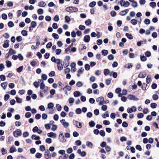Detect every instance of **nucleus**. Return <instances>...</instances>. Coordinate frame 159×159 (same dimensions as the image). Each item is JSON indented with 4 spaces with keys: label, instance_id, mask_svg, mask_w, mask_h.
I'll list each match as a JSON object with an SVG mask.
<instances>
[{
    "label": "nucleus",
    "instance_id": "nucleus-62",
    "mask_svg": "<svg viewBox=\"0 0 159 159\" xmlns=\"http://www.w3.org/2000/svg\"><path fill=\"white\" fill-rule=\"evenodd\" d=\"M0 79L2 81H3L5 80L6 77L4 75H0Z\"/></svg>",
    "mask_w": 159,
    "mask_h": 159
},
{
    "label": "nucleus",
    "instance_id": "nucleus-44",
    "mask_svg": "<svg viewBox=\"0 0 159 159\" xmlns=\"http://www.w3.org/2000/svg\"><path fill=\"white\" fill-rule=\"evenodd\" d=\"M109 73V70L108 69H105L104 70V73L105 75H107Z\"/></svg>",
    "mask_w": 159,
    "mask_h": 159
},
{
    "label": "nucleus",
    "instance_id": "nucleus-35",
    "mask_svg": "<svg viewBox=\"0 0 159 159\" xmlns=\"http://www.w3.org/2000/svg\"><path fill=\"white\" fill-rule=\"evenodd\" d=\"M92 23L91 20L90 19H88L85 21V24L87 25H89Z\"/></svg>",
    "mask_w": 159,
    "mask_h": 159
},
{
    "label": "nucleus",
    "instance_id": "nucleus-47",
    "mask_svg": "<svg viewBox=\"0 0 159 159\" xmlns=\"http://www.w3.org/2000/svg\"><path fill=\"white\" fill-rule=\"evenodd\" d=\"M21 34L24 36H26L27 35V31L25 30H23L21 31Z\"/></svg>",
    "mask_w": 159,
    "mask_h": 159
},
{
    "label": "nucleus",
    "instance_id": "nucleus-37",
    "mask_svg": "<svg viewBox=\"0 0 159 159\" xmlns=\"http://www.w3.org/2000/svg\"><path fill=\"white\" fill-rule=\"evenodd\" d=\"M112 76L114 78H116L117 76V74L116 72H111L110 73V76L112 75Z\"/></svg>",
    "mask_w": 159,
    "mask_h": 159
},
{
    "label": "nucleus",
    "instance_id": "nucleus-64",
    "mask_svg": "<svg viewBox=\"0 0 159 159\" xmlns=\"http://www.w3.org/2000/svg\"><path fill=\"white\" fill-rule=\"evenodd\" d=\"M33 85L36 88H37L39 87V82L35 81Z\"/></svg>",
    "mask_w": 159,
    "mask_h": 159
},
{
    "label": "nucleus",
    "instance_id": "nucleus-11",
    "mask_svg": "<svg viewBox=\"0 0 159 159\" xmlns=\"http://www.w3.org/2000/svg\"><path fill=\"white\" fill-rule=\"evenodd\" d=\"M90 37L89 35H86L84 37V41L86 43H88L90 41Z\"/></svg>",
    "mask_w": 159,
    "mask_h": 159
},
{
    "label": "nucleus",
    "instance_id": "nucleus-59",
    "mask_svg": "<svg viewBox=\"0 0 159 159\" xmlns=\"http://www.w3.org/2000/svg\"><path fill=\"white\" fill-rule=\"evenodd\" d=\"M76 86L78 87H80L83 86L82 83L80 81H79L76 83Z\"/></svg>",
    "mask_w": 159,
    "mask_h": 159
},
{
    "label": "nucleus",
    "instance_id": "nucleus-34",
    "mask_svg": "<svg viewBox=\"0 0 159 159\" xmlns=\"http://www.w3.org/2000/svg\"><path fill=\"white\" fill-rule=\"evenodd\" d=\"M102 53L103 55L106 56L108 54V51L107 50H103L102 51Z\"/></svg>",
    "mask_w": 159,
    "mask_h": 159
},
{
    "label": "nucleus",
    "instance_id": "nucleus-32",
    "mask_svg": "<svg viewBox=\"0 0 159 159\" xmlns=\"http://www.w3.org/2000/svg\"><path fill=\"white\" fill-rule=\"evenodd\" d=\"M86 145L87 146V147H90L91 148H92V146H93V144L91 142H86Z\"/></svg>",
    "mask_w": 159,
    "mask_h": 159
},
{
    "label": "nucleus",
    "instance_id": "nucleus-23",
    "mask_svg": "<svg viewBox=\"0 0 159 159\" xmlns=\"http://www.w3.org/2000/svg\"><path fill=\"white\" fill-rule=\"evenodd\" d=\"M7 83L6 82H5L2 83L1 84V86L4 89H5L7 86Z\"/></svg>",
    "mask_w": 159,
    "mask_h": 159
},
{
    "label": "nucleus",
    "instance_id": "nucleus-5",
    "mask_svg": "<svg viewBox=\"0 0 159 159\" xmlns=\"http://www.w3.org/2000/svg\"><path fill=\"white\" fill-rule=\"evenodd\" d=\"M137 110L136 107L135 106H132L131 108H128L127 110V112L129 113H130L132 112H135Z\"/></svg>",
    "mask_w": 159,
    "mask_h": 159
},
{
    "label": "nucleus",
    "instance_id": "nucleus-13",
    "mask_svg": "<svg viewBox=\"0 0 159 159\" xmlns=\"http://www.w3.org/2000/svg\"><path fill=\"white\" fill-rule=\"evenodd\" d=\"M128 9H125L121 11L120 13V15L121 16H125L128 12Z\"/></svg>",
    "mask_w": 159,
    "mask_h": 159
},
{
    "label": "nucleus",
    "instance_id": "nucleus-61",
    "mask_svg": "<svg viewBox=\"0 0 159 159\" xmlns=\"http://www.w3.org/2000/svg\"><path fill=\"white\" fill-rule=\"evenodd\" d=\"M85 68L86 70H89L90 69V66L88 64H86L85 66Z\"/></svg>",
    "mask_w": 159,
    "mask_h": 159
},
{
    "label": "nucleus",
    "instance_id": "nucleus-4",
    "mask_svg": "<svg viewBox=\"0 0 159 159\" xmlns=\"http://www.w3.org/2000/svg\"><path fill=\"white\" fill-rule=\"evenodd\" d=\"M13 134L15 137H17L21 135L22 132L20 129H17L15 131L13 132Z\"/></svg>",
    "mask_w": 159,
    "mask_h": 159
},
{
    "label": "nucleus",
    "instance_id": "nucleus-7",
    "mask_svg": "<svg viewBox=\"0 0 159 159\" xmlns=\"http://www.w3.org/2000/svg\"><path fill=\"white\" fill-rule=\"evenodd\" d=\"M60 122L65 128H67L69 126V123L66 122L65 120L64 119H62L61 120Z\"/></svg>",
    "mask_w": 159,
    "mask_h": 159
},
{
    "label": "nucleus",
    "instance_id": "nucleus-8",
    "mask_svg": "<svg viewBox=\"0 0 159 159\" xmlns=\"http://www.w3.org/2000/svg\"><path fill=\"white\" fill-rule=\"evenodd\" d=\"M128 98L130 100H133L134 101H138L139 100V98H138L132 95H129L128 96Z\"/></svg>",
    "mask_w": 159,
    "mask_h": 159
},
{
    "label": "nucleus",
    "instance_id": "nucleus-17",
    "mask_svg": "<svg viewBox=\"0 0 159 159\" xmlns=\"http://www.w3.org/2000/svg\"><path fill=\"white\" fill-rule=\"evenodd\" d=\"M124 2L123 0H116V4H120L122 7H123Z\"/></svg>",
    "mask_w": 159,
    "mask_h": 159
},
{
    "label": "nucleus",
    "instance_id": "nucleus-48",
    "mask_svg": "<svg viewBox=\"0 0 159 159\" xmlns=\"http://www.w3.org/2000/svg\"><path fill=\"white\" fill-rule=\"evenodd\" d=\"M31 26L33 28H35L37 25V24L35 21H33L31 22Z\"/></svg>",
    "mask_w": 159,
    "mask_h": 159
},
{
    "label": "nucleus",
    "instance_id": "nucleus-31",
    "mask_svg": "<svg viewBox=\"0 0 159 159\" xmlns=\"http://www.w3.org/2000/svg\"><path fill=\"white\" fill-rule=\"evenodd\" d=\"M151 80V76L150 75H148L146 79V82L147 84H149V82H150Z\"/></svg>",
    "mask_w": 159,
    "mask_h": 159
},
{
    "label": "nucleus",
    "instance_id": "nucleus-2",
    "mask_svg": "<svg viewBox=\"0 0 159 159\" xmlns=\"http://www.w3.org/2000/svg\"><path fill=\"white\" fill-rule=\"evenodd\" d=\"M46 88L47 89L40 90L39 95L41 97L43 98L48 94V87H47Z\"/></svg>",
    "mask_w": 159,
    "mask_h": 159
},
{
    "label": "nucleus",
    "instance_id": "nucleus-57",
    "mask_svg": "<svg viewBox=\"0 0 159 159\" xmlns=\"http://www.w3.org/2000/svg\"><path fill=\"white\" fill-rule=\"evenodd\" d=\"M2 153V155H4L7 152V150L5 149L4 148H2L1 149Z\"/></svg>",
    "mask_w": 159,
    "mask_h": 159
},
{
    "label": "nucleus",
    "instance_id": "nucleus-16",
    "mask_svg": "<svg viewBox=\"0 0 159 159\" xmlns=\"http://www.w3.org/2000/svg\"><path fill=\"white\" fill-rule=\"evenodd\" d=\"M59 140L61 142H64V136L62 133L60 134L59 136Z\"/></svg>",
    "mask_w": 159,
    "mask_h": 159
},
{
    "label": "nucleus",
    "instance_id": "nucleus-12",
    "mask_svg": "<svg viewBox=\"0 0 159 159\" xmlns=\"http://www.w3.org/2000/svg\"><path fill=\"white\" fill-rule=\"evenodd\" d=\"M146 76V73L145 72H141L138 75V77L140 78H144Z\"/></svg>",
    "mask_w": 159,
    "mask_h": 159
},
{
    "label": "nucleus",
    "instance_id": "nucleus-22",
    "mask_svg": "<svg viewBox=\"0 0 159 159\" xmlns=\"http://www.w3.org/2000/svg\"><path fill=\"white\" fill-rule=\"evenodd\" d=\"M17 149L14 146H12L10 148V152L11 153H13L16 151Z\"/></svg>",
    "mask_w": 159,
    "mask_h": 159
},
{
    "label": "nucleus",
    "instance_id": "nucleus-33",
    "mask_svg": "<svg viewBox=\"0 0 159 159\" xmlns=\"http://www.w3.org/2000/svg\"><path fill=\"white\" fill-rule=\"evenodd\" d=\"M149 5L153 8H154L156 6V4L154 2H151L149 3Z\"/></svg>",
    "mask_w": 159,
    "mask_h": 159
},
{
    "label": "nucleus",
    "instance_id": "nucleus-55",
    "mask_svg": "<svg viewBox=\"0 0 159 159\" xmlns=\"http://www.w3.org/2000/svg\"><path fill=\"white\" fill-rule=\"evenodd\" d=\"M56 107H57V110L58 111H60L61 110V107L59 104H57L56 105Z\"/></svg>",
    "mask_w": 159,
    "mask_h": 159
},
{
    "label": "nucleus",
    "instance_id": "nucleus-19",
    "mask_svg": "<svg viewBox=\"0 0 159 159\" xmlns=\"http://www.w3.org/2000/svg\"><path fill=\"white\" fill-rule=\"evenodd\" d=\"M8 52L9 53V54L11 55L13 54H16V52L15 50L11 48L9 49Z\"/></svg>",
    "mask_w": 159,
    "mask_h": 159
},
{
    "label": "nucleus",
    "instance_id": "nucleus-56",
    "mask_svg": "<svg viewBox=\"0 0 159 159\" xmlns=\"http://www.w3.org/2000/svg\"><path fill=\"white\" fill-rule=\"evenodd\" d=\"M8 25L10 27H13L14 25V24L12 22L10 21L8 23Z\"/></svg>",
    "mask_w": 159,
    "mask_h": 159
},
{
    "label": "nucleus",
    "instance_id": "nucleus-42",
    "mask_svg": "<svg viewBox=\"0 0 159 159\" xmlns=\"http://www.w3.org/2000/svg\"><path fill=\"white\" fill-rule=\"evenodd\" d=\"M95 123L93 121H91L89 123V125L90 127H93L95 125Z\"/></svg>",
    "mask_w": 159,
    "mask_h": 159
},
{
    "label": "nucleus",
    "instance_id": "nucleus-30",
    "mask_svg": "<svg viewBox=\"0 0 159 159\" xmlns=\"http://www.w3.org/2000/svg\"><path fill=\"white\" fill-rule=\"evenodd\" d=\"M81 95L79 91H76L74 93V95L75 97H78Z\"/></svg>",
    "mask_w": 159,
    "mask_h": 159
},
{
    "label": "nucleus",
    "instance_id": "nucleus-40",
    "mask_svg": "<svg viewBox=\"0 0 159 159\" xmlns=\"http://www.w3.org/2000/svg\"><path fill=\"white\" fill-rule=\"evenodd\" d=\"M126 36L129 39H133V37L132 35L129 33H126L125 34Z\"/></svg>",
    "mask_w": 159,
    "mask_h": 159
},
{
    "label": "nucleus",
    "instance_id": "nucleus-28",
    "mask_svg": "<svg viewBox=\"0 0 159 159\" xmlns=\"http://www.w3.org/2000/svg\"><path fill=\"white\" fill-rule=\"evenodd\" d=\"M57 69L60 70H62L63 69V66L62 64L60 63L57 65Z\"/></svg>",
    "mask_w": 159,
    "mask_h": 159
},
{
    "label": "nucleus",
    "instance_id": "nucleus-18",
    "mask_svg": "<svg viewBox=\"0 0 159 159\" xmlns=\"http://www.w3.org/2000/svg\"><path fill=\"white\" fill-rule=\"evenodd\" d=\"M70 64V62L66 60H64V61L63 62V65L64 66V67H68Z\"/></svg>",
    "mask_w": 159,
    "mask_h": 159
},
{
    "label": "nucleus",
    "instance_id": "nucleus-14",
    "mask_svg": "<svg viewBox=\"0 0 159 159\" xmlns=\"http://www.w3.org/2000/svg\"><path fill=\"white\" fill-rule=\"evenodd\" d=\"M40 89L41 90L47 89V88L45 86V84L43 83V81H42L40 84Z\"/></svg>",
    "mask_w": 159,
    "mask_h": 159
},
{
    "label": "nucleus",
    "instance_id": "nucleus-21",
    "mask_svg": "<svg viewBox=\"0 0 159 159\" xmlns=\"http://www.w3.org/2000/svg\"><path fill=\"white\" fill-rule=\"evenodd\" d=\"M40 39L39 37H36V45L38 47L40 44Z\"/></svg>",
    "mask_w": 159,
    "mask_h": 159
},
{
    "label": "nucleus",
    "instance_id": "nucleus-27",
    "mask_svg": "<svg viewBox=\"0 0 159 159\" xmlns=\"http://www.w3.org/2000/svg\"><path fill=\"white\" fill-rule=\"evenodd\" d=\"M130 22L133 25H135L137 24L138 21L135 19H132L131 20Z\"/></svg>",
    "mask_w": 159,
    "mask_h": 159
},
{
    "label": "nucleus",
    "instance_id": "nucleus-52",
    "mask_svg": "<svg viewBox=\"0 0 159 159\" xmlns=\"http://www.w3.org/2000/svg\"><path fill=\"white\" fill-rule=\"evenodd\" d=\"M131 5L132 7H135L137 6V3L136 1H134L132 2Z\"/></svg>",
    "mask_w": 159,
    "mask_h": 159
},
{
    "label": "nucleus",
    "instance_id": "nucleus-58",
    "mask_svg": "<svg viewBox=\"0 0 159 159\" xmlns=\"http://www.w3.org/2000/svg\"><path fill=\"white\" fill-rule=\"evenodd\" d=\"M18 58L20 61H22L24 59L23 56L20 54H18Z\"/></svg>",
    "mask_w": 159,
    "mask_h": 159
},
{
    "label": "nucleus",
    "instance_id": "nucleus-63",
    "mask_svg": "<svg viewBox=\"0 0 159 159\" xmlns=\"http://www.w3.org/2000/svg\"><path fill=\"white\" fill-rule=\"evenodd\" d=\"M157 104L156 103H152L151 104V107L152 108H155L157 107Z\"/></svg>",
    "mask_w": 159,
    "mask_h": 159
},
{
    "label": "nucleus",
    "instance_id": "nucleus-50",
    "mask_svg": "<svg viewBox=\"0 0 159 159\" xmlns=\"http://www.w3.org/2000/svg\"><path fill=\"white\" fill-rule=\"evenodd\" d=\"M23 68V66H20L16 69V70L18 73H20L21 72Z\"/></svg>",
    "mask_w": 159,
    "mask_h": 159
},
{
    "label": "nucleus",
    "instance_id": "nucleus-41",
    "mask_svg": "<svg viewBox=\"0 0 159 159\" xmlns=\"http://www.w3.org/2000/svg\"><path fill=\"white\" fill-rule=\"evenodd\" d=\"M96 4V2L95 1H93L89 3V6L91 7H93L95 6Z\"/></svg>",
    "mask_w": 159,
    "mask_h": 159
},
{
    "label": "nucleus",
    "instance_id": "nucleus-60",
    "mask_svg": "<svg viewBox=\"0 0 159 159\" xmlns=\"http://www.w3.org/2000/svg\"><path fill=\"white\" fill-rule=\"evenodd\" d=\"M29 133L28 132H25L23 133V136L24 138L27 137L28 136Z\"/></svg>",
    "mask_w": 159,
    "mask_h": 159
},
{
    "label": "nucleus",
    "instance_id": "nucleus-10",
    "mask_svg": "<svg viewBox=\"0 0 159 159\" xmlns=\"http://www.w3.org/2000/svg\"><path fill=\"white\" fill-rule=\"evenodd\" d=\"M47 136L48 137L56 138L57 137V135L55 133L51 132L47 134Z\"/></svg>",
    "mask_w": 159,
    "mask_h": 159
},
{
    "label": "nucleus",
    "instance_id": "nucleus-43",
    "mask_svg": "<svg viewBox=\"0 0 159 159\" xmlns=\"http://www.w3.org/2000/svg\"><path fill=\"white\" fill-rule=\"evenodd\" d=\"M75 102V99L72 98H70L69 99V102L70 104H73Z\"/></svg>",
    "mask_w": 159,
    "mask_h": 159
},
{
    "label": "nucleus",
    "instance_id": "nucleus-45",
    "mask_svg": "<svg viewBox=\"0 0 159 159\" xmlns=\"http://www.w3.org/2000/svg\"><path fill=\"white\" fill-rule=\"evenodd\" d=\"M16 100L17 102L19 103H20L22 102V99L18 97H16Z\"/></svg>",
    "mask_w": 159,
    "mask_h": 159
},
{
    "label": "nucleus",
    "instance_id": "nucleus-51",
    "mask_svg": "<svg viewBox=\"0 0 159 159\" xmlns=\"http://www.w3.org/2000/svg\"><path fill=\"white\" fill-rule=\"evenodd\" d=\"M144 23L146 25H148L150 23V21L148 19H145L144 21Z\"/></svg>",
    "mask_w": 159,
    "mask_h": 159
},
{
    "label": "nucleus",
    "instance_id": "nucleus-24",
    "mask_svg": "<svg viewBox=\"0 0 159 159\" xmlns=\"http://www.w3.org/2000/svg\"><path fill=\"white\" fill-rule=\"evenodd\" d=\"M46 5L45 2H41L39 3L38 6L39 7H44Z\"/></svg>",
    "mask_w": 159,
    "mask_h": 159
},
{
    "label": "nucleus",
    "instance_id": "nucleus-25",
    "mask_svg": "<svg viewBox=\"0 0 159 159\" xmlns=\"http://www.w3.org/2000/svg\"><path fill=\"white\" fill-rule=\"evenodd\" d=\"M124 2L123 3L124 5H123V7H127L130 5V4L128 1H126L125 2L124 0Z\"/></svg>",
    "mask_w": 159,
    "mask_h": 159
},
{
    "label": "nucleus",
    "instance_id": "nucleus-20",
    "mask_svg": "<svg viewBox=\"0 0 159 159\" xmlns=\"http://www.w3.org/2000/svg\"><path fill=\"white\" fill-rule=\"evenodd\" d=\"M32 139H34L35 140H39L40 139V137L37 136H36L35 135L33 134L31 136Z\"/></svg>",
    "mask_w": 159,
    "mask_h": 159
},
{
    "label": "nucleus",
    "instance_id": "nucleus-9",
    "mask_svg": "<svg viewBox=\"0 0 159 159\" xmlns=\"http://www.w3.org/2000/svg\"><path fill=\"white\" fill-rule=\"evenodd\" d=\"M73 122L74 123V124L77 127L79 128H81L82 127L81 123L75 120H73Z\"/></svg>",
    "mask_w": 159,
    "mask_h": 159
},
{
    "label": "nucleus",
    "instance_id": "nucleus-53",
    "mask_svg": "<svg viewBox=\"0 0 159 159\" xmlns=\"http://www.w3.org/2000/svg\"><path fill=\"white\" fill-rule=\"evenodd\" d=\"M42 154H41L40 153H39V152L37 153L35 155V156H36V157L38 158H40L42 157Z\"/></svg>",
    "mask_w": 159,
    "mask_h": 159
},
{
    "label": "nucleus",
    "instance_id": "nucleus-3",
    "mask_svg": "<svg viewBox=\"0 0 159 159\" xmlns=\"http://www.w3.org/2000/svg\"><path fill=\"white\" fill-rule=\"evenodd\" d=\"M45 159H51V156L49 150H46L44 153Z\"/></svg>",
    "mask_w": 159,
    "mask_h": 159
},
{
    "label": "nucleus",
    "instance_id": "nucleus-36",
    "mask_svg": "<svg viewBox=\"0 0 159 159\" xmlns=\"http://www.w3.org/2000/svg\"><path fill=\"white\" fill-rule=\"evenodd\" d=\"M6 62L7 64V67L9 68L11 66V61H6Z\"/></svg>",
    "mask_w": 159,
    "mask_h": 159
},
{
    "label": "nucleus",
    "instance_id": "nucleus-46",
    "mask_svg": "<svg viewBox=\"0 0 159 159\" xmlns=\"http://www.w3.org/2000/svg\"><path fill=\"white\" fill-rule=\"evenodd\" d=\"M31 114L29 112H26L25 114V117L26 118H28L31 117Z\"/></svg>",
    "mask_w": 159,
    "mask_h": 159
},
{
    "label": "nucleus",
    "instance_id": "nucleus-15",
    "mask_svg": "<svg viewBox=\"0 0 159 159\" xmlns=\"http://www.w3.org/2000/svg\"><path fill=\"white\" fill-rule=\"evenodd\" d=\"M9 41L8 40H6L3 44V47L4 48H7L9 47Z\"/></svg>",
    "mask_w": 159,
    "mask_h": 159
},
{
    "label": "nucleus",
    "instance_id": "nucleus-1",
    "mask_svg": "<svg viewBox=\"0 0 159 159\" xmlns=\"http://www.w3.org/2000/svg\"><path fill=\"white\" fill-rule=\"evenodd\" d=\"M78 10L77 8L74 7H69L66 8V11L69 12H75Z\"/></svg>",
    "mask_w": 159,
    "mask_h": 159
},
{
    "label": "nucleus",
    "instance_id": "nucleus-29",
    "mask_svg": "<svg viewBox=\"0 0 159 159\" xmlns=\"http://www.w3.org/2000/svg\"><path fill=\"white\" fill-rule=\"evenodd\" d=\"M54 107V104L52 102H50L48 105V108L52 109Z\"/></svg>",
    "mask_w": 159,
    "mask_h": 159
},
{
    "label": "nucleus",
    "instance_id": "nucleus-6",
    "mask_svg": "<svg viewBox=\"0 0 159 159\" xmlns=\"http://www.w3.org/2000/svg\"><path fill=\"white\" fill-rule=\"evenodd\" d=\"M96 101L99 102V105H102L104 104V98L102 97H100L97 98Z\"/></svg>",
    "mask_w": 159,
    "mask_h": 159
},
{
    "label": "nucleus",
    "instance_id": "nucleus-26",
    "mask_svg": "<svg viewBox=\"0 0 159 159\" xmlns=\"http://www.w3.org/2000/svg\"><path fill=\"white\" fill-rule=\"evenodd\" d=\"M124 2L123 3L124 5H123V7H127L130 5V4L128 1H126L125 2L124 0Z\"/></svg>",
    "mask_w": 159,
    "mask_h": 159
},
{
    "label": "nucleus",
    "instance_id": "nucleus-54",
    "mask_svg": "<svg viewBox=\"0 0 159 159\" xmlns=\"http://www.w3.org/2000/svg\"><path fill=\"white\" fill-rule=\"evenodd\" d=\"M52 36L54 38L56 39H59L58 35L55 33H53L52 34Z\"/></svg>",
    "mask_w": 159,
    "mask_h": 159
},
{
    "label": "nucleus",
    "instance_id": "nucleus-49",
    "mask_svg": "<svg viewBox=\"0 0 159 159\" xmlns=\"http://www.w3.org/2000/svg\"><path fill=\"white\" fill-rule=\"evenodd\" d=\"M46 142L48 144H50L52 142V139L50 138H48L46 139Z\"/></svg>",
    "mask_w": 159,
    "mask_h": 159
},
{
    "label": "nucleus",
    "instance_id": "nucleus-38",
    "mask_svg": "<svg viewBox=\"0 0 159 159\" xmlns=\"http://www.w3.org/2000/svg\"><path fill=\"white\" fill-rule=\"evenodd\" d=\"M65 21L67 23H68L70 21V18L67 16H66L65 17Z\"/></svg>",
    "mask_w": 159,
    "mask_h": 159
},
{
    "label": "nucleus",
    "instance_id": "nucleus-39",
    "mask_svg": "<svg viewBox=\"0 0 159 159\" xmlns=\"http://www.w3.org/2000/svg\"><path fill=\"white\" fill-rule=\"evenodd\" d=\"M37 11L38 14L39 15H42L43 13V9L41 8L38 9Z\"/></svg>",
    "mask_w": 159,
    "mask_h": 159
}]
</instances>
